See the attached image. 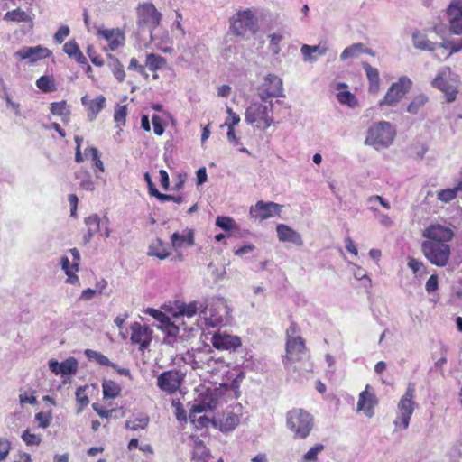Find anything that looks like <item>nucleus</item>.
Instances as JSON below:
<instances>
[{"mask_svg":"<svg viewBox=\"0 0 462 462\" xmlns=\"http://www.w3.org/2000/svg\"><path fill=\"white\" fill-rule=\"evenodd\" d=\"M259 29V17L254 9L238 11L230 19V31L236 36L249 39L255 35Z\"/></svg>","mask_w":462,"mask_h":462,"instance_id":"nucleus-1","label":"nucleus"},{"mask_svg":"<svg viewBox=\"0 0 462 462\" xmlns=\"http://www.w3.org/2000/svg\"><path fill=\"white\" fill-rule=\"evenodd\" d=\"M395 136L396 130L390 122L379 121L368 128L365 144L376 151L387 149L393 144Z\"/></svg>","mask_w":462,"mask_h":462,"instance_id":"nucleus-2","label":"nucleus"},{"mask_svg":"<svg viewBox=\"0 0 462 462\" xmlns=\"http://www.w3.org/2000/svg\"><path fill=\"white\" fill-rule=\"evenodd\" d=\"M437 233H423L428 238L421 245L424 256L434 265L446 266L450 257V247L441 239L436 237Z\"/></svg>","mask_w":462,"mask_h":462,"instance_id":"nucleus-3","label":"nucleus"},{"mask_svg":"<svg viewBox=\"0 0 462 462\" xmlns=\"http://www.w3.org/2000/svg\"><path fill=\"white\" fill-rule=\"evenodd\" d=\"M286 425L294 439H305L313 429L314 418L301 408H293L286 414Z\"/></svg>","mask_w":462,"mask_h":462,"instance_id":"nucleus-4","label":"nucleus"},{"mask_svg":"<svg viewBox=\"0 0 462 462\" xmlns=\"http://www.w3.org/2000/svg\"><path fill=\"white\" fill-rule=\"evenodd\" d=\"M207 309L208 300L206 299L192 300L189 303L175 300L170 307V312L173 318H193L199 313L207 320L208 325L217 326L221 321V319L208 318Z\"/></svg>","mask_w":462,"mask_h":462,"instance_id":"nucleus-5","label":"nucleus"},{"mask_svg":"<svg viewBox=\"0 0 462 462\" xmlns=\"http://www.w3.org/2000/svg\"><path fill=\"white\" fill-rule=\"evenodd\" d=\"M459 85V76L449 67L441 68L431 81V86L441 91L448 103L456 100Z\"/></svg>","mask_w":462,"mask_h":462,"instance_id":"nucleus-6","label":"nucleus"},{"mask_svg":"<svg viewBox=\"0 0 462 462\" xmlns=\"http://www.w3.org/2000/svg\"><path fill=\"white\" fill-rule=\"evenodd\" d=\"M273 103L272 100L266 103L252 102L245 109V121L249 125H256V127L267 129L273 124Z\"/></svg>","mask_w":462,"mask_h":462,"instance_id":"nucleus-7","label":"nucleus"},{"mask_svg":"<svg viewBox=\"0 0 462 462\" xmlns=\"http://www.w3.org/2000/svg\"><path fill=\"white\" fill-rule=\"evenodd\" d=\"M414 397L415 384L413 383H410L405 393L402 395L398 403L399 415L394 420L396 427H399L402 430L408 428L410 420L414 411Z\"/></svg>","mask_w":462,"mask_h":462,"instance_id":"nucleus-8","label":"nucleus"},{"mask_svg":"<svg viewBox=\"0 0 462 462\" xmlns=\"http://www.w3.org/2000/svg\"><path fill=\"white\" fill-rule=\"evenodd\" d=\"M257 96L264 103L273 97H283L284 90L282 79L275 74H267L257 88Z\"/></svg>","mask_w":462,"mask_h":462,"instance_id":"nucleus-9","label":"nucleus"},{"mask_svg":"<svg viewBox=\"0 0 462 462\" xmlns=\"http://www.w3.org/2000/svg\"><path fill=\"white\" fill-rule=\"evenodd\" d=\"M162 14L152 3H143L137 7V23L139 26H148L150 36L152 41L155 40L153 29L161 22Z\"/></svg>","mask_w":462,"mask_h":462,"instance_id":"nucleus-10","label":"nucleus"},{"mask_svg":"<svg viewBox=\"0 0 462 462\" xmlns=\"http://www.w3.org/2000/svg\"><path fill=\"white\" fill-rule=\"evenodd\" d=\"M412 82L406 77L402 76L398 81L393 83L386 92L384 97L379 101V106H396L411 88Z\"/></svg>","mask_w":462,"mask_h":462,"instance_id":"nucleus-11","label":"nucleus"},{"mask_svg":"<svg viewBox=\"0 0 462 462\" xmlns=\"http://www.w3.org/2000/svg\"><path fill=\"white\" fill-rule=\"evenodd\" d=\"M282 208V205L273 201L258 200L250 207L249 217L254 221L262 222L279 216Z\"/></svg>","mask_w":462,"mask_h":462,"instance_id":"nucleus-12","label":"nucleus"},{"mask_svg":"<svg viewBox=\"0 0 462 462\" xmlns=\"http://www.w3.org/2000/svg\"><path fill=\"white\" fill-rule=\"evenodd\" d=\"M182 381L183 375L180 371L168 370L157 377V386L163 393L172 395L180 390Z\"/></svg>","mask_w":462,"mask_h":462,"instance_id":"nucleus-13","label":"nucleus"},{"mask_svg":"<svg viewBox=\"0 0 462 462\" xmlns=\"http://www.w3.org/2000/svg\"><path fill=\"white\" fill-rule=\"evenodd\" d=\"M130 341L133 345L138 346L139 350L146 349L152 340V330L147 325L140 322H133L130 326Z\"/></svg>","mask_w":462,"mask_h":462,"instance_id":"nucleus-14","label":"nucleus"},{"mask_svg":"<svg viewBox=\"0 0 462 462\" xmlns=\"http://www.w3.org/2000/svg\"><path fill=\"white\" fill-rule=\"evenodd\" d=\"M69 252L72 254V263L69 262L67 256H63L60 259L61 268L68 276L66 280L68 283L79 284V278L77 275L80 263L79 252L77 248H72Z\"/></svg>","mask_w":462,"mask_h":462,"instance_id":"nucleus-15","label":"nucleus"},{"mask_svg":"<svg viewBox=\"0 0 462 462\" xmlns=\"http://www.w3.org/2000/svg\"><path fill=\"white\" fill-rule=\"evenodd\" d=\"M211 343L216 349L226 351H235L242 345L239 337L219 330L212 336Z\"/></svg>","mask_w":462,"mask_h":462,"instance_id":"nucleus-16","label":"nucleus"},{"mask_svg":"<svg viewBox=\"0 0 462 462\" xmlns=\"http://www.w3.org/2000/svg\"><path fill=\"white\" fill-rule=\"evenodd\" d=\"M306 350L307 347L302 337L286 339V353L283 357V363H294L300 361Z\"/></svg>","mask_w":462,"mask_h":462,"instance_id":"nucleus-17","label":"nucleus"},{"mask_svg":"<svg viewBox=\"0 0 462 462\" xmlns=\"http://www.w3.org/2000/svg\"><path fill=\"white\" fill-rule=\"evenodd\" d=\"M447 14L453 33L462 34V0H451Z\"/></svg>","mask_w":462,"mask_h":462,"instance_id":"nucleus-18","label":"nucleus"},{"mask_svg":"<svg viewBox=\"0 0 462 462\" xmlns=\"http://www.w3.org/2000/svg\"><path fill=\"white\" fill-rule=\"evenodd\" d=\"M85 356H87L88 359L93 360L102 366L112 367L120 375L132 378V374L129 369L119 367L116 364L111 362L107 356L99 352H97L92 349H87L85 350Z\"/></svg>","mask_w":462,"mask_h":462,"instance_id":"nucleus-19","label":"nucleus"},{"mask_svg":"<svg viewBox=\"0 0 462 462\" xmlns=\"http://www.w3.org/2000/svg\"><path fill=\"white\" fill-rule=\"evenodd\" d=\"M49 368L55 374L69 375L77 372L78 361L74 357H69L61 363L55 359H51L49 361Z\"/></svg>","mask_w":462,"mask_h":462,"instance_id":"nucleus-20","label":"nucleus"},{"mask_svg":"<svg viewBox=\"0 0 462 462\" xmlns=\"http://www.w3.org/2000/svg\"><path fill=\"white\" fill-rule=\"evenodd\" d=\"M51 54V51L42 46L34 47H23L15 52V55L22 60H29L31 62H34L40 59L48 58Z\"/></svg>","mask_w":462,"mask_h":462,"instance_id":"nucleus-21","label":"nucleus"},{"mask_svg":"<svg viewBox=\"0 0 462 462\" xmlns=\"http://www.w3.org/2000/svg\"><path fill=\"white\" fill-rule=\"evenodd\" d=\"M328 46L326 42H319L317 45L303 44L300 47V53L302 55L303 61L310 63H314L317 61L318 58L315 54L323 56L328 52Z\"/></svg>","mask_w":462,"mask_h":462,"instance_id":"nucleus-22","label":"nucleus"},{"mask_svg":"<svg viewBox=\"0 0 462 462\" xmlns=\"http://www.w3.org/2000/svg\"><path fill=\"white\" fill-rule=\"evenodd\" d=\"M97 35L108 42L109 50L116 51L124 44L125 36L120 29L98 28Z\"/></svg>","mask_w":462,"mask_h":462,"instance_id":"nucleus-23","label":"nucleus"},{"mask_svg":"<svg viewBox=\"0 0 462 462\" xmlns=\"http://www.w3.org/2000/svg\"><path fill=\"white\" fill-rule=\"evenodd\" d=\"M368 387L369 386L367 385L366 388ZM376 403L377 401L374 394L369 393L367 389H365L359 394L357 411H362L366 416L372 417L374 414L373 410Z\"/></svg>","mask_w":462,"mask_h":462,"instance_id":"nucleus-24","label":"nucleus"},{"mask_svg":"<svg viewBox=\"0 0 462 462\" xmlns=\"http://www.w3.org/2000/svg\"><path fill=\"white\" fill-rule=\"evenodd\" d=\"M170 254L171 246L168 244L163 243V241L159 238L150 245L147 253L149 256H154L160 260L167 258Z\"/></svg>","mask_w":462,"mask_h":462,"instance_id":"nucleus-25","label":"nucleus"},{"mask_svg":"<svg viewBox=\"0 0 462 462\" xmlns=\"http://www.w3.org/2000/svg\"><path fill=\"white\" fill-rule=\"evenodd\" d=\"M85 223L88 231H109V221L106 216L99 217L96 214L91 215L86 218Z\"/></svg>","mask_w":462,"mask_h":462,"instance_id":"nucleus-26","label":"nucleus"},{"mask_svg":"<svg viewBox=\"0 0 462 462\" xmlns=\"http://www.w3.org/2000/svg\"><path fill=\"white\" fill-rule=\"evenodd\" d=\"M362 53H370L364 43H354L343 50L340 54L341 60L358 58Z\"/></svg>","mask_w":462,"mask_h":462,"instance_id":"nucleus-27","label":"nucleus"},{"mask_svg":"<svg viewBox=\"0 0 462 462\" xmlns=\"http://www.w3.org/2000/svg\"><path fill=\"white\" fill-rule=\"evenodd\" d=\"M412 44L416 49L431 51L436 42L430 41L425 33L414 32L412 34Z\"/></svg>","mask_w":462,"mask_h":462,"instance_id":"nucleus-28","label":"nucleus"},{"mask_svg":"<svg viewBox=\"0 0 462 462\" xmlns=\"http://www.w3.org/2000/svg\"><path fill=\"white\" fill-rule=\"evenodd\" d=\"M363 68L365 71L366 77L370 84V91L376 92L379 88V71L376 68L372 67L367 62L363 63Z\"/></svg>","mask_w":462,"mask_h":462,"instance_id":"nucleus-29","label":"nucleus"},{"mask_svg":"<svg viewBox=\"0 0 462 462\" xmlns=\"http://www.w3.org/2000/svg\"><path fill=\"white\" fill-rule=\"evenodd\" d=\"M429 101V97L425 94H419L413 97L410 104L407 106V112L411 115L419 114Z\"/></svg>","mask_w":462,"mask_h":462,"instance_id":"nucleus-30","label":"nucleus"},{"mask_svg":"<svg viewBox=\"0 0 462 462\" xmlns=\"http://www.w3.org/2000/svg\"><path fill=\"white\" fill-rule=\"evenodd\" d=\"M104 398L115 399L121 393V386L113 380H104L102 383Z\"/></svg>","mask_w":462,"mask_h":462,"instance_id":"nucleus-31","label":"nucleus"},{"mask_svg":"<svg viewBox=\"0 0 462 462\" xmlns=\"http://www.w3.org/2000/svg\"><path fill=\"white\" fill-rule=\"evenodd\" d=\"M240 422L239 416L229 412L223 415V418L220 420V430L222 431H231L233 430Z\"/></svg>","mask_w":462,"mask_h":462,"instance_id":"nucleus-32","label":"nucleus"},{"mask_svg":"<svg viewBox=\"0 0 462 462\" xmlns=\"http://www.w3.org/2000/svg\"><path fill=\"white\" fill-rule=\"evenodd\" d=\"M166 65V59L154 54V53H149L146 56L145 60V66L151 70V71H156L161 69H162Z\"/></svg>","mask_w":462,"mask_h":462,"instance_id":"nucleus-33","label":"nucleus"},{"mask_svg":"<svg viewBox=\"0 0 462 462\" xmlns=\"http://www.w3.org/2000/svg\"><path fill=\"white\" fill-rule=\"evenodd\" d=\"M194 243L193 233H187L186 235L180 233H173L171 236V245L175 248L183 245H191Z\"/></svg>","mask_w":462,"mask_h":462,"instance_id":"nucleus-34","label":"nucleus"},{"mask_svg":"<svg viewBox=\"0 0 462 462\" xmlns=\"http://www.w3.org/2000/svg\"><path fill=\"white\" fill-rule=\"evenodd\" d=\"M88 386H79L76 390V402H77V413H81L83 410L88 405L89 399L87 395Z\"/></svg>","mask_w":462,"mask_h":462,"instance_id":"nucleus-35","label":"nucleus"},{"mask_svg":"<svg viewBox=\"0 0 462 462\" xmlns=\"http://www.w3.org/2000/svg\"><path fill=\"white\" fill-rule=\"evenodd\" d=\"M106 98L104 96L99 95L95 99H92L90 106L88 107V117L90 120H94L98 113L105 107Z\"/></svg>","mask_w":462,"mask_h":462,"instance_id":"nucleus-36","label":"nucleus"},{"mask_svg":"<svg viewBox=\"0 0 462 462\" xmlns=\"http://www.w3.org/2000/svg\"><path fill=\"white\" fill-rule=\"evenodd\" d=\"M4 20L9 21V22H17V23L29 22L30 16L23 10L17 8V9L7 12L4 16Z\"/></svg>","mask_w":462,"mask_h":462,"instance_id":"nucleus-37","label":"nucleus"},{"mask_svg":"<svg viewBox=\"0 0 462 462\" xmlns=\"http://www.w3.org/2000/svg\"><path fill=\"white\" fill-rule=\"evenodd\" d=\"M51 112L54 116L67 118L70 113L69 106L66 101L53 102L51 104Z\"/></svg>","mask_w":462,"mask_h":462,"instance_id":"nucleus-38","label":"nucleus"},{"mask_svg":"<svg viewBox=\"0 0 462 462\" xmlns=\"http://www.w3.org/2000/svg\"><path fill=\"white\" fill-rule=\"evenodd\" d=\"M368 207L369 208L374 212L377 213L381 211L378 207H374V204H379L381 207H383L384 209L389 210L391 208L390 202L386 199H384L383 197L375 195L371 196L367 199Z\"/></svg>","mask_w":462,"mask_h":462,"instance_id":"nucleus-39","label":"nucleus"},{"mask_svg":"<svg viewBox=\"0 0 462 462\" xmlns=\"http://www.w3.org/2000/svg\"><path fill=\"white\" fill-rule=\"evenodd\" d=\"M434 52V56L440 60L448 59L450 55H452V51L449 49V45L445 43H437L434 48L431 50Z\"/></svg>","mask_w":462,"mask_h":462,"instance_id":"nucleus-40","label":"nucleus"},{"mask_svg":"<svg viewBox=\"0 0 462 462\" xmlns=\"http://www.w3.org/2000/svg\"><path fill=\"white\" fill-rule=\"evenodd\" d=\"M36 86L44 93L51 92L56 89L54 80L49 76H42L36 81Z\"/></svg>","mask_w":462,"mask_h":462,"instance_id":"nucleus-41","label":"nucleus"},{"mask_svg":"<svg viewBox=\"0 0 462 462\" xmlns=\"http://www.w3.org/2000/svg\"><path fill=\"white\" fill-rule=\"evenodd\" d=\"M149 421L148 416L128 420L125 421V428L131 430H143L148 426Z\"/></svg>","mask_w":462,"mask_h":462,"instance_id":"nucleus-42","label":"nucleus"},{"mask_svg":"<svg viewBox=\"0 0 462 462\" xmlns=\"http://www.w3.org/2000/svg\"><path fill=\"white\" fill-rule=\"evenodd\" d=\"M213 407L210 402L205 401L194 403L189 409V418H195L197 415L202 414L208 411H212Z\"/></svg>","mask_w":462,"mask_h":462,"instance_id":"nucleus-43","label":"nucleus"},{"mask_svg":"<svg viewBox=\"0 0 462 462\" xmlns=\"http://www.w3.org/2000/svg\"><path fill=\"white\" fill-rule=\"evenodd\" d=\"M337 98L340 104L346 105L349 107H355L357 105L356 97L347 90L338 92Z\"/></svg>","mask_w":462,"mask_h":462,"instance_id":"nucleus-44","label":"nucleus"},{"mask_svg":"<svg viewBox=\"0 0 462 462\" xmlns=\"http://www.w3.org/2000/svg\"><path fill=\"white\" fill-rule=\"evenodd\" d=\"M216 225L224 231H233L237 229L236 223L229 217H217Z\"/></svg>","mask_w":462,"mask_h":462,"instance_id":"nucleus-45","label":"nucleus"},{"mask_svg":"<svg viewBox=\"0 0 462 462\" xmlns=\"http://www.w3.org/2000/svg\"><path fill=\"white\" fill-rule=\"evenodd\" d=\"M269 50L273 55L276 56L281 51L280 42L283 39L282 35L279 33H272L268 35Z\"/></svg>","mask_w":462,"mask_h":462,"instance_id":"nucleus-46","label":"nucleus"},{"mask_svg":"<svg viewBox=\"0 0 462 462\" xmlns=\"http://www.w3.org/2000/svg\"><path fill=\"white\" fill-rule=\"evenodd\" d=\"M458 191L457 186L454 189H442L438 192L437 199L444 203H448L456 199Z\"/></svg>","mask_w":462,"mask_h":462,"instance_id":"nucleus-47","label":"nucleus"},{"mask_svg":"<svg viewBox=\"0 0 462 462\" xmlns=\"http://www.w3.org/2000/svg\"><path fill=\"white\" fill-rule=\"evenodd\" d=\"M324 448L323 444H316L307 451L302 458L310 462H318V455L322 452Z\"/></svg>","mask_w":462,"mask_h":462,"instance_id":"nucleus-48","label":"nucleus"},{"mask_svg":"<svg viewBox=\"0 0 462 462\" xmlns=\"http://www.w3.org/2000/svg\"><path fill=\"white\" fill-rule=\"evenodd\" d=\"M161 329L166 334V336L175 338L179 333L180 328L175 325L169 318L162 326Z\"/></svg>","mask_w":462,"mask_h":462,"instance_id":"nucleus-49","label":"nucleus"},{"mask_svg":"<svg viewBox=\"0 0 462 462\" xmlns=\"http://www.w3.org/2000/svg\"><path fill=\"white\" fill-rule=\"evenodd\" d=\"M171 406L174 408V413L176 419L179 421H186L187 413L180 399H173L171 401Z\"/></svg>","mask_w":462,"mask_h":462,"instance_id":"nucleus-50","label":"nucleus"},{"mask_svg":"<svg viewBox=\"0 0 462 462\" xmlns=\"http://www.w3.org/2000/svg\"><path fill=\"white\" fill-rule=\"evenodd\" d=\"M208 457V449L204 445L200 444L196 447L192 459L196 462H207Z\"/></svg>","mask_w":462,"mask_h":462,"instance_id":"nucleus-51","label":"nucleus"},{"mask_svg":"<svg viewBox=\"0 0 462 462\" xmlns=\"http://www.w3.org/2000/svg\"><path fill=\"white\" fill-rule=\"evenodd\" d=\"M226 113L228 114V116L226 118L225 123L221 125L220 127L226 126L227 128H233L235 129V126L239 124L240 122V116L233 112V110L230 107H226Z\"/></svg>","mask_w":462,"mask_h":462,"instance_id":"nucleus-52","label":"nucleus"},{"mask_svg":"<svg viewBox=\"0 0 462 462\" xmlns=\"http://www.w3.org/2000/svg\"><path fill=\"white\" fill-rule=\"evenodd\" d=\"M278 237L279 240L282 242H290L297 245H300L302 244L300 233H278Z\"/></svg>","mask_w":462,"mask_h":462,"instance_id":"nucleus-53","label":"nucleus"},{"mask_svg":"<svg viewBox=\"0 0 462 462\" xmlns=\"http://www.w3.org/2000/svg\"><path fill=\"white\" fill-rule=\"evenodd\" d=\"M190 422L198 430L208 428L211 423V420L206 415H197L195 418H189Z\"/></svg>","mask_w":462,"mask_h":462,"instance_id":"nucleus-54","label":"nucleus"},{"mask_svg":"<svg viewBox=\"0 0 462 462\" xmlns=\"http://www.w3.org/2000/svg\"><path fill=\"white\" fill-rule=\"evenodd\" d=\"M52 416L51 412H43L40 411L35 414V420L39 422L38 427L42 429H46L49 427L51 421Z\"/></svg>","mask_w":462,"mask_h":462,"instance_id":"nucleus-55","label":"nucleus"},{"mask_svg":"<svg viewBox=\"0 0 462 462\" xmlns=\"http://www.w3.org/2000/svg\"><path fill=\"white\" fill-rule=\"evenodd\" d=\"M126 114H127L126 106H125V105H123V106L117 105L116 106L115 114H114V120L118 124V125L125 124Z\"/></svg>","mask_w":462,"mask_h":462,"instance_id":"nucleus-56","label":"nucleus"},{"mask_svg":"<svg viewBox=\"0 0 462 462\" xmlns=\"http://www.w3.org/2000/svg\"><path fill=\"white\" fill-rule=\"evenodd\" d=\"M144 180L147 183L149 194L151 196L156 197L157 199H167V197H165L164 194L159 192V190L155 188V185L153 184L152 178L148 172L144 174Z\"/></svg>","mask_w":462,"mask_h":462,"instance_id":"nucleus-57","label":"nucleus"},{"mask_svg":"<svg viewBox=\"0 0 462 462\" xmlns=\"http://www.w3.org/2000/svg\"><path fill=\"white\" fill-rule=\"evenodd\" d=\"M22 439L28 446H32V445L38 446L41 444V441H42L41 438L38 435L32 433L29 430H26L25 431H23V433L22 435Z\"/></svg>","mask_w":462,"mask_h":462,"instance_id":"nucleus-58","label":"nucleus"},{"mask_svg":"<svg viewBox=\"0 0 462 462\" xmlns=\"http://www.w3.org/2000/svg\"><path fill=\"white\" fill-rule=\"evenodd\" d=\"M11 450V442L5 438H0V462L6 459Z\"/></svg>","mask_w":462,"mask_h":462,"instance_id":"nucleus-59","label":"nucleus"},{"mask_svg":"<svg viewBox=\"0 0 462 462\" xmlns=\"http://www.w3.org/2000/svg\"><path fill=\"white\" fill-rule=\"evenodd\" d=\"M70 30L68 25H61L53 36L56 43L60 44L69 35Z\"/></svg>","mask_w":462,"mask_h":462,"instance_id":"nucleus-60","label":"nucleus"},{"mask_svg":"<svg viewBox=\"0 0 462 462\" xmlns=\"http://www.w3.org/2000/svg\"><path fill=\"white\" fill-rule=\"evenodd\" d=\"M63 51L69 58H73L80 50L78 43L74 40H70L64 44Z\"/></svg>","mask_w":462,"mask_h":462,"instance_id":"nucleus-61","label":"nucleus"},{"mask_svg":"<svg viewBox=\"0 0 462 462\" xmlns=\"http://www.w3.org/2000/svg\"><path fill=\"white\" fill-rule=\"evenodd\" d=\"M87 151L91 152V158L95 162V166L101 171H104V164L100 160L98 150L95 147H88Z\"/></svg>","mask_w":462,"mask_h":462,"instance_id":"nucleus-62","label":"nucleus"},{"mask_svg":"<svg viewBox=\"0 0 462 462\" xmlns=\"http://www.w3.org/2000/svg\"><path fill=\"white\" fill-rule=\"evenodd\" d=\"M147 313H149L153 319L159 321L161 326L169 319L165 313L156 309H148Z\"/></svg>","mask_w":462,"mask_h":462,"instance_id":"nucleus-63","label":"nucleus"},{"mask_svg":"<svg viewBox=\"0 0 462 462\" xmlns=\"http://www.w3.org/2000/svg\"><path fill=\"white\" fill-rule=\"evenodd\" d=\"M300 328L295 321H291L289 328L286 330V339L301 337L299 336Z\"/></svg>","mask_w":462,"mask_h":462,"instance_id":"nucleus-64","label":"nucleus"}]
</instances>
